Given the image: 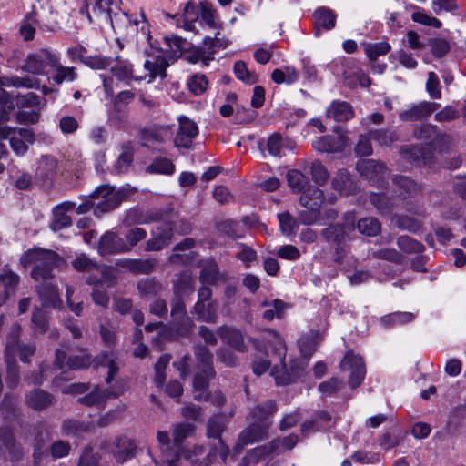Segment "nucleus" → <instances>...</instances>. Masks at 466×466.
Segmentation results:
<instances>
[{"instance_id": "nucleus-1", "label": "nucleus", "mask_w": 466, "mask_h": 466, "mask_svg": "<svg viewBox=\"0 0 466 466\" xmlns=\"http://www.w3.org/2000/svg\"><path fill=\"white\" fill-rule=\"evenodd\" d=\"M60 260L61 258L55 251L42 248L28 250L21 258V263L25 266L35 264L31 276L36 281L51 279L52 271Z\"/></svg>"}, {"instance_id": "nucleus-2", "label": "nucleus", "mask_w": 466, "mask_h": 466, "mask_svg": "<svg viewBox=\"0 0 466 466\" xmlns=\"http://www.w3.org/2000/svg\"><path fill=\"white\" fill-rule=\"evenodd\" d=\"M124 194L108 185H101L91 193L94 214L100 217L116 208L122 202Z\"/></svg>"}, {"instance_id": "nucleus-3", "label": "nucleus", "mask_w": 466, "mask_h": 466, "mask_svg": "<svg viewBox=\"0 0 466 466\" xmlns=\"http://www.w3.org/2000/svg\"><path fill=\"white\" fill-rule=\"evenodd\" d=\"M57 55L48 49L42 48L30 54L25 59L21 69L33 75H46V68L57 66Z\"/></svg>"}, {"instance_id": "nucleus-4", "label": "nucleus", "mask_w": 466, "mask_h": 466, "mask_svg": "<svg viewBox=\"0 0 466 466\" xmlns=\"http://www.w3.org/2000/svg\"><path fill=\"white\" fill-rule=\"evenodd\" d=\"M356 168L361 177L377 187L383 186L389 175L383 162L371 158L359 160Z\"/></svg>"}, {"instance_id": "nucleus-5", "label": "nucleus", "mask_w": 466, "mask_h": 466, "mask_svg": "<svg viewBox=\"0 0 466 466\" xmlns=\"http://www.w3.org/2000/svg\"><path fill=\"white\" fill-rule=\"evenodd\" d=\"M171 318L172 325L181 336H187L191 331L194 323L187 315L186 304L181 296H174L171 300Z\"/></svg>"}, {"instance_id": "nucleus-6", "label": "nucleus", "mask_w": 466, "mask_h": 466, "mask_svg": "<svg viewBox=\"0 0 466 466\" xmlns=\"http://www.w3.org/2000/svg\"><path fill=\"white\" fill-rule=\"evenodd\" d=\"M271 423H257L250 422L238 435V443L234 447L235 453L238 454L243 447L248 444H253L261 441L268 438V432Z\"/></svg>"}, {"instance_id": "nucleus-7", "label": "nucleus", "mask_w": 466, "mask_h": 466, "mask_svg": "<svg viewBox=\"0 0 466 466\" xmlns=\"http://www.w3.org/2000/svg\"><path fill=\"white\" fill-rule=\"evenodd\" d=\"M305 363L302 360H295L290 362L288 370L284 361L280 366H274L270 371L277 385H289L295 382L304 373Z\"/></svg>"}, {"instance_id": "nucleus-8", "label": "nucleus", "mask_w": 466, "mask_h": 466, "mask_svg": "<svg viewBox=\"0 0 466 466\" xmlns=\"http://www.w3.org/2000/svg\"><path fill=\"white\" fill-rule=\"evenodd\" d=\"M343 371H350L349 384L351 388L359 387L366 374L365 364L362 358L352 352H348L340 362Z\"/></svg>"}, {"instance_id": "nucleus-9", "label": "nucleus", "mask_w": 466, "mask_h": 466, "mask_svg": "<svg viewBox=\"0 0 466 466\" xmlns=\"http://www.w3.org/2000/svg\"><path fill=\"white\" fill-rule=\"evenodd\" d=\"M345 223L331 224L321 230V237L328 243L338 244L342 243L348 237V232L354 230V216L347 213L344 216Z\"/></svg>"}, {"instance_id": "nucleus-10", "label": "nucleus", "mask_w": 466, "mask_h": 466, "mask_svg": "<svg viewBox=\"0 0 466 466\" xmlns=\"http://www.w3.org/2000/svg\"><path fill=\"white\" fill-rule=\"evenodd\" d=\"M174 226L171 221H164L152 231V238L146 242V251H159L167 247L173 238Z\"/></svg>"}, {"instance_id": "nucleus-11", "label": "nucleus", "mask_w": 466, "mask_h": 466, "mask_svg": "<svg viewBox=\"0 0 466 466\" xmlns=\"http://www.w3.org/2000/svg\"><path fill=\"white\" fill-rule=\"evenodd\" d=\"M97 252L101 256L128 253V247L117 233L108 230L99 238Z\"/></svg>"}, {"instance_id": "nucleus-12", "label": "nucleus", "mask_w": 466, "mask_h": 466, "mask_svg": "<svg viewBox=\"0 0 466 466\" xmlns=\"http://www.w3.org/2000/svg\"><path fill=\"white\" fill-rule=\"evenodd\" d=\"M178 130L175 138V145L178 147L189 148L193 139L198 134L197 124L187 116H180L178 117Z\"/></svg>"}, {"instance_id": "nucleus-13", "label": "nucleus", "mask_w": 466, "mask_h": 466, "mask_svg": "<svg viewBox=\"0 0 466 466\" xmlns=\"http://www.w3.org/2000/svg\"><path fill=\"white\" fill-rule=\"evenodd\" d=\"M439 107L440 104L438 103L424 101L400 112L399 117L405 122L421 121L429 117Z\"/></svg>"}, {"instance_id": "nucleus-14", "label": "nucleus", "mask_w": 466, "mask_h": 466, "mask_svg": "<svg viewBox=\"0 0 466 466\" xmlns=\"http://www.w3.org/2000/svg\"><path fill=\"white\" fill-rule=\"evenodd\" d=\"M137 449L133 439L127 436H119L113 442L112 454L118 463H124L136 456Z\"/></svg>"}, {"instance_id": "nucleus-15", "label": "nucleus", "mask_w": 466, "mask_h": 466, "mask_svg": "<svg viewBox=\"0 0 466 466\" xmlns=\"http://www.w3.org/2000/svg\"><path fill=\"white\" fill-rule=\"evenodd\" d=\"M400 153L405 160L416 166L430 163L433 157L431 147L423 145L403 147L400 149Z\"/></svg>"}, {"instance_id": "nucleus-16", "label": "nucleus", "mask_w": 466, "mask_h": 466, "mask_svg": "<svg viewBox=\"0 0 466 466\" xmlns=\"http://www.w3.org/2000/svg\"><path fill=\"white\" fill-rule=\"evenodd\" d=\"M19 280L20 278L16 273L7 266L4 267L0 273V306L4 305L15 294Z\"/></svg>"}, {"instance_id": "nucleus-17", "label": "nucleus", "mask_w": 466, "mask_h": 466, "mask_svg": "<svg viewBox=\"0 0 466 466\" xmlns=\"http://www.w3.org/2000/svg\"><path fill=\"white\" fill-rule=\"evenodd\" d=\"M194 432H195V426L193 424L181 422V423H177L176 425H174L173 430H172V436H173L174 445L176 447V451H175L174 457L167 460V466H177V461L179 458L178 451H181V445H182L183 441L187 438L192 436L194 434Z\"/></svg>"}, {"instance_id": "nucleus-18", "label": "nucleus", "mask_w": 466, "mask_h": 466, "mask_svg": "<svg viewBox=\"0 0 466 466\" xmlns=\"http://www.w3.org/2000/svg\"><path fill=\"white\" fill-rule=\"evenodd\" d=\"M348 138L343 135H327L319 137L313 142L312 146L319 152L337 153L344 150Z\"/></svg>"}, {"instance_id": "nucleus-19", "label": "nucleus", "mask_w": 466, "mask_h": 466, "mask_svg": "<svg viewBox=\"0 0 466 466\" xmlns=\"http://www.w3.org/2000/svg\"><path fill=\"white\" fill-rule=\"evenodd\" d=\"M56 402L54 395L41 389H35L25 394V403L35 411L48 409Z\"/></svg>"}, {"instance_id": "nucleus-20", "label": "nucleus", "mask_w": 466, "mask_h": 466, "mask_svg": "<svg viewBox=\"0 0 466 466\" xmlns=\"http://www.w3.org/2000/svg\"><path fill=\"white\" fill-rule=\"evenodd\" d=\"M392 183L395 192L401 199L415 197L421 191V187L407 176H394L392 177Z\"/></svg>"}, {"instance_id": "nucleus-21", "label": "nucleus", "mask_w": 466, "mask_h": 466, "mask_svg": "<svg viewBox=\"0 0 466 466\" xmlns=\"http://www.w3.org/2000/svg\"><path fill=\"white\" fill-rule=\"evenodd\" d=\"M36 292L43 307L59 308L62 305L56 286L51 283L42 282L36 286Z\"/></svg>"}, {"instance_id": "nucleus-22", "label": "nucleus", "mask_w": 466, "mask_h": 466, "mask_svg": "<svg viewBox=\"0 0 466 466\" xmlns=\"http://www.w3.org/2000/svg\"><path fill=\"white\" fill-rule=\"evenodd\" d=\"M354 111L351 105L346 101L334 100L326 110V117L337 122H345L351 119Z\"/></svg>"}, {"instance_id": "nucleus-23", "label": "nucleus", "mask_w": 466, "mask_h": 466, "mask_svg": "<svg viewBox=\"0 0 466 466\" xmlns=\"http://www.w3.org/2000/svg\"><path fill=\"white\" fill-rule=\"evenodd\" d=\"M119 393H113L108 390H102L98 386H96L89 393L80 397L77 401L78 403L86 407H104L106 400L110 397L116 398Z\"/></svg>"}, {"instance_id": "nucleus-24", "label": "nucleus", "mask_w": 466, "mask_h": 466, "mask_svg": "<svg viewBox=\"0 0 466 466\" xmlns=\"http://www.w3.org/2000/svg\"><path fill=\"white\" fill-rule=\"evenodd\" d=\"M191 313L196 315L197 319L206 323H216L218 318V302L195 303Z\"/></svg>"}, {"instance_id": "nucleus-25", "label": "nucleus", "mask_w": 466, "mask_h": 466, "mask_svg": "<svg viewBox=\"0 0 466 466\" xmlns=\"http://www.w3.org/2000/svg\"><path fill=\"white\" fill-rule=\"evenodd\" d=\"M218 333L224 341L236 350L239 352L247 351L248 349L244 343L243 335L238 329L228 326H221L218 328Z\"/></svg>"}, {"instance_id": "nucleus-26", "label": "nucleus", "mask_w": 466, "mask_h": 466, "mask_svg": "<svg viewBox=\"0 0 466 466\" xmlns=\"http://www.w3.org/2000/svg\"><path fill=\"white\" fill-rule=\"evenodd\" d=\"M169 134L167 127L154 125L145 127L140 131V138L143 141L142 147H149V143H163Z\"/></svg>"}, {"instance_id": "nucleus-27", "label": "nucleus", "mask_w": 466, "mask_h": 466, "mask_svg": "<svg viewBox=\"0 0 466 466\" xmlns=\"http://www.w3.org/2000/svg\"><path fill=\"white\" fill-rule=\"evenodd\" d=\"M277 410V404L274 400H267L263 404L255 406L251 410L248 419L252 422L271 423L269 419L275 414Z\"/></svg>"}, {"instance_id": "nucleus-28", "label": "nucleus", "mask_w": 466, "mask_h": 466, "mask_svg": "<svg viewBox=\"0 0 466 466\" xmlns=\"http://www.w3.org/2000/svg\"><path fill=\"white\" fill-rule=\"evenodd\" d=\"M335 13L327 7H319L314 12L315 35H319L320 29L331 30L336 25Z\"/></svg>"}, {"instance_id": "nucleus-29", "label": "nucleus", "mask_w": 466, "mask_h": 466, "mask_svg": "<svg viewBox=\"0 0 466 466\" xmlns=\"http://www.w3.org/2000/svg\"><path fill=\"white\" fill-rule=\"evenodd\" d=\"M112 74L117 80L129 85L132 80L141 81L143 76H136L134 74L133 65L127 60H120L117 58V63L111 67Z\"/></svg>"}, {"instance_id": "nucleus-30", "label": "nucleus", "mask_w": 466, "mask_h": 466, "mask_svg": "<svg viewBox=\"0 0 466 466\" xmlns=\"http://www.w3.org/2000/svg\"><path fill=\"white\" fill-rule=\"evenodd\" d=\"M323 200V191L315 186H308L299 198L300 205L306 208H319Z\"/></svg>"}, {"instance_id": "nucleus-31", "label": "nucleus", "mask_w": 466, "mask_h": 466, "mask_svg": "<svg viewBox=\"0 0 466 466\" xmlns=\"http://www.w3.org/2000/svg\"><path fill=\"white\" fill-rule=\"evenodd\" d=\"M52 68L55 71L53 75L48 77L50 83L62 85L64 82H73L77 78L76 68L61 65L58 56L57 66H53Z\"/></svg>"}, {"instance_id": "nucleus-32", "label": "nucleus", "mask_w": 466, "mask_h": 466, "mask_svg": "<svg viewBox=\"0 0 466 466\" xmlns=\"http://www.w3.org/2000/svg\"><path fill=\"white\" fill-rule=\"evenodd\" d=\"M220 273L214 259H207L201 263L199 281L202 284L216 285L219 280Z\"/></svg>"}, {"instance_id": "nucleus-33", "label": "nucleus", "mask_w": 466, "mask_h": 466, "mask_svg": "<svg viewBox=\"0 0 466 466\" xmlns=\"http://www.w3.org/2000/svg\"><path fill=\"white\" fill-rule=\"evenodd\" d=\"M228 418L224 413H218L211 416L207 422L208 438L221 439L223 431L226 430Z\"/></svg>"}, {"instance_id": "nucleus-34", "label": "nucleus", "mask_w": 466, "mask_h": 466, "mask_svg": "<svg viewBox=\"0 0 466 466\" xmlns=\"http://www.w3.org/2000/svg\"><path fill=\"white\" fill-rule=\"evenodd\" d=\"M333 187L342 194L350 195L356 191V185L350 172L346 169H340L332 180Z\"/></svg>"}, {"instance_id": "nucleus-35", "label": "nucleus", "mask_w": 466, "mask_h": 466, "mask_svg": "<svg viewBox=\"0 0 466 466\" xmlns=\"http://www.w3.org/2000/svg\"><path fill=\"white\" fill-rule=\"evenodd\" d=\"M194 280L191 274L187 271H183L175 276L173 280V292L174 296H181L185 293H193Z\"/></svg>"}, {"instance_id": "nucleus-36", "label": "nucleus", "mask_w": 466, "mask_h": 466, "mask_svg": "<svg viewBox=\"0 0 466 466\" xmlns=\"http://www.w3.org/2000/svg\"><path fill=\"white\" fill-rule=\"evenodd\" d=\"M134 159V149L131 142H126L122 145L121 154L119 155L114 168L117 174L125 173L128 170Z\"/></svg>"}, {"instance_id": "nucleus-37", "label": "nucleus", "mask_w": 466, "mask_h": 466, "mask_svg": "<svg viewBox=\"0 0 466 466\" xmlns=\"http://www.w3.org/2000/svg\"><path fill=\"white\" fill-rule=\"evenodd\" d=\"M168 66L165 57L157 56L153 61L147 60L144 64V68L148 71V82H152L157 76L165 78L167 76L166 70Z\"/></svg>"}, {"instance_id": "nucleus-38", "label": "nucleus", "mask_w": 466, "mask_h": 466, "mask_svg": "<svg viewBox=\"0 0 466 466\" xmlns=\"http://www.w3.org/2000/svg\"><path fill=\"white\" fill-rule=\"evenodd\" d=\"M215 453L216 451L211 450L208 453L206 454L205 448L201 445H195L191 450L183 451L186 459L200 465H208L211 462L212 457L215 455Z\"/></svg>"}, {"instance_id": "nucleus-39", "label": "nucleus", "mask_w": 466, "mask_h": 466, "mask_svg": "<svg viewBox=\"0 0 466 466\" xmlns=\"http://www.w3.org/2000/svg\"><path fill=\"white\" fill-rule=\"evenodd\" d=\"M12 350L11 344L6 345L5 349V362H6V383L9 388L14 389L17 386L19 381V369L12 356H9V352Z\"/></svg>"}, {"instance_id": "nucleus-40", "label": "nucleus", "mask_w": 466, "mask_h": 466, "mask_svg": "<svg viewBox=\"0 0 466 466\" xmlns=\"http://www.w3.org/2000/svg\"><path fill=\"white\" fill-rule=\"evenodd\" d=\"M200 19L210 28L220 29L223 27V23L219 20L217 11L207 2L200 3Z\"/></svg>"}, {"instance_id": "nucleus-41", "label": "nucleus", "mask_w": 466, "mask_h": 466, "mask_svg": "<svg viewBox=\"0 0 466 466\" xmlns=\"http://www.w3.org/2000/svg\"><path fill=\"white\" fill-rule=\"evenodd\" d=\"M288 185L293 193H301L309 183L308 177L298 169H290L286 174Z\"/></svg>"}, {"instance_id": "nucleus-42", "label": "nucleus", "mask_w": 466, "mask_h": 466, "mask_svg": "<svg viewBox=\"0 0 466 466\" xmlns=\"http://www.w3.org/2000/svg\"><path fill=\"white\" fill-rule=\"evenodd\" d=\"M58 171L57 160L50 156H44L39 161L37 175L45 179H52Z\"/></svg>"}, {"instance_id": "nucleus-43", "label": "nucleus", "mask_w": 466, "mask_h": 466, "mask_svg": "<svg viewBox=\"0 0 466 466\" xmlns=\"http://www.w3.org/2000/svg\"><path fill=\"white\" fill-rule=\"evenodd\" d=\"M0 441L15 459L22 455V449L16 443L14 433L8 427L0 428Z\"/></svg>"}, {"instance_id": "nucleus-44", "label": "nucleus", "mask_w": 466, "mask_h": 466, "mask_svg": "<svg viewBox=\"0 0 466 466\" xmlns=\"http://www.w3.org/2000/svg\"><path fill=\"white\" fill-rule=\"evenodd\" d=\"M370 201L382 215L390 214L395 207L394 201L384 193H371Z\"/></svg>"}, {"instance_id": "nucleus-45", "label": "nucleus", "mask_w": 466, "mask_h": 466, "mask_svg": "<svg viewBox=\"0 0 466 466\" xmlns=\"http://www.w3.org/2000/svg\"><path fill=\"white\" fill-rule=\"evenodd\" d=\"M261 306L270 308L263 312V318L269 321L274 318H282L288 308V304L279 299H275L271 301H263Z\"/></svg>"}, {"instance_id": "nucleus-46", "label": "nucleus", "mask_w": 466, "mask_h": 466, "mask_svg": "<svg viewBox=\"0 0 466 466\" xmlns=\"http://www.w3.org/2000/svg\"><path fill=\"white\" fill-rule=\"evenodd\" d=\"M137 289L143 297H154L162 291L163 287L155 278H146L138 281Z\"/></svg>"}, {"instance_id": "nucleus-47", "label": "nucleus", "mask_w": 466, "mask_h": 466, "mask_svg": "<svg viewBox=\"0 0 466 466\" xmlns=\"http://www.w3.org/2000/svg\"><path fill=\"white\" fill-rule=\"evenodd\" d=\"M88 431V426L75 419H66L61 425V433L64 436H79Z\"/></svg>"}, {"instance_id": "nucleus-48", "label": "nucleus", "mask_w": 466, "mask_h": 466, "mask_svg": "<svg viewBox=\"0 0 466 466\" xmlns=\"http://www.w3.org/2000/svg\"><path fill=\"white\" fill-rule=\"evenodd\" d=\"M0 411L6 420L16 419L19 415L17 398L12 395H5L0 404Z\"/></svg>"}, {"instance_id": "nucleus-49", "label": "nucleus", "mask_w": 466, "mask_h": 466, "mask_svg": "<svg viewBox=\"0 0 466 466\" xmlns=\"http://www.w3.org/2000/svg\"><path fill=\"white\" fill-rule=\"evenodd\" d=\"M96 367L98 366H105L107 367V376L106 378V382L107 384L111 383V381L114 380L115 376L118 372V365L117 363L112 359V357L108 353H102L101 355L97 356L94 360Z\"/></svg>"}, {"instance_id": "nucleus-50", "label": "nucleus", "mask_w": 466, "mask_h": 466, "mask_svg": "<svg viewBox=\"0 0 466 466\" xmlns=\"http://www.w3.org/2000/svg\"><path fill=\"white\" fill-rule=\"evenodd\" d=\"M194 355L199 366L203 370H214L213 368V354L203 344H196L193 348Z\"/></svg>"}, {"instance_id": "nucleus-51", "label": "nucleus", "mask_w": 466, "mask_h": 466, "mask_svg": "<svg viewBox=\"0 0 466 466\" xmlns=\"http://www.w3.org/2000/svg\"><path fill=\"white\" fill-rule=\"evenodd\" d=\"M370 131V137L380 146H390L392 143L398 141L399 137L395 130L392 129H372Z\"/></svg>"}, {"instance_id": "nucleus-52", "label": "nucleus", "mask_w": 466, "mask_h": 466, "mask_svg": "<svg viewBox=\"0 0 466 466\" xmlns=\"http://www.w3.org/2000/svg\"><path fill=\"white\" fill-rule=\"evenodd\" d=\"M357 228L361 234L369 237L377 236L381 230V225L380 221L373 217L360 219L357 224Z\"/></svg>"}, {"instance_id": "nucleus-53", "label": "nucleus", "mask_w": 466, "mask_h": 466, "mask_svg": "<svg viewBox=\"0 0 466 466\" xmlns=\"http://www.w3.org/2000/svg\"><path fill=\"white\" fill-rule=\"evenodd\" d=\"M147 172L151 174L171 175L175 171V166L171 160L166 157H157L147 167Z\"/></svg>"}, {"instance_id": "nucleus-54", "label": "nucleus", "mask_w": 466, "mask_h": 466, "mask_svg": "<svg viewBox=\"0 0 466 466\" xmlns=\"http://www.w3.org/2000/svg\"><path fill=\"white\" fill-rule=\"evenodd\" d=\"M233 70L236 77L246 84L252 85L258 81V76L254 71L248 70L244 61H237Z\"/></svg>"}, {"instance_id": "nucleus-55", "label": "nucleus", "mask_w": 466, "mask_h": 466, "mask_svg": "<svg viewBox=\"0 0 466 466\" xmlns=\"http://www.w3.org/2000/svg\"><path fill=\"white\" fill-rule=\"evenodd\" d=\"M71 264L78 272H92L99 268V264L84 253L77 255L72 260Z\"/></svg>"}, {"instance_id": "nucleus-56", "label": "nucleus", "mask_w": 466, "mask_h": 466, "mask_svg": "<svg viewBox=\"0 0 466 466\" xmlns=\"http://www.w3.org/2000/svg\"><path fill=\"white\" fill-rule=\"evenodd\" d=\"M200 17V9L191 1L185 5L183 11L184 28L193 31L195 29L194 23Z\"/></svg>"}, {"instance_id": "nucleus-57", "label": "nucleus", "mask_w": 466, "mask_h": 466, "mask_svg": "<svg viewBox=\"0 0 466 466\" xmlns=\"http://www.w3.org/2000/svg\"><path fill=\"white\" fill-rule=\"evenodd\" d=\"M399 248L407 254L421 253L424 250V245L409 236H400L397 239Z\"/></svg>"}, {"instance_id": "nucleus-58", "label": "nucleus", "mask_w": 466, "mask_h": 466, "mask_svg": "<svg viewBox=\"0 0 466 466\" xmlns=\"http://www.w3.org/2000/svg\"><path fill=\"white\" fill-rule=\"evenodd\" d=\"M229 43V40L224 35H221L219 31L216 32L214 37L206 36L203 39V45L206 46L208 51H212V56H214L219 49L227 48Z\"/></svg>"}, {"instance_id": "nucleus-59", "label": "nucleus", "mask_w": 466, "mask_h": 466, "mask_svg": "<svg viewBox=\"0 0 466 466\" xmlns=\"http://www.w3.org/2000/svg\"><path fill=\"white\" fill-rule=\"evenodd\" d=\"M15 109V101L13 97L2 87H0V120L6 122L10 119V115Z\"/></svg>"}, {"instance_id": "nucleus-60", "label": "nucleus", "mask_w": 466, "mask_h": 466, "mask_svg": "<svg viewBox=\"0 0 466 466\" xmlns=\"http://www.w3.org/2000/svg\"><path fill=\"white\" fill-rule=\"evenodd\" d=\"M437 130V127L431 124L415 126L413 128V137L416 139L426 141V146L431 147L434 137H436Z\"/></svg>"}, {"instance_id": "nucleus-61", "label": "nucleus", "mask_w": 466, "mask_h": 466, "mask_svg": "<svg viewBox=\"0 0 466 466\" xmlns=\"http://www.w3.org/2000/svg\"><path fill=\"white\" fill-rule=\"evenodd\" d=\"M415 316L410 312H394L381 318V323L386 327L405 324L412 321Z\"/></svg>"}, {"instance_id": "nucleus-62", "label": "nucleus", "mask_w": 466, "mask_h": 466, "mask_svg": "<svg viewBox=\"0 0 466 466\" xmlns=\"http://www.w3.org/2000/svg\"><path fill=\"white\" fill-rule=\"evenodd\" d=\"M157 260L153 258H134L131 273L133 274H150L154 271Z\"/></svg>"}, {"instance_id": "nucleus-63", "label": "nucleus", "mask_w": 466, "mask_h": 466, "mask_svg": "<svg viewBox=\"0 0 466 466\" xmlns=\"http://www.w3.org/2000/svg\"><path fill=\"white\" fill-rule=\"evenodd\" d=\"M147 231L144 228L134 227L128 229L125 235V242L128 247V252L132 250L140 241L147 238Z\"/></svg>"}, {"instance_id": "nucleus-64", "label": "nucleus", "mask_w": 466, "mask_h": 466, "mask_svg": "<svg viewBox=\"0 0 466 466\" xmlns=\"http://www.w3.org/2000/svg\"><path fill=\"white\" fill-rule=\"evenodd\" d=\"M208 79L203 74H195L187 80V86L195 96L203 94L208 87Z\"/></svg>"}]
</instances>
